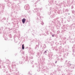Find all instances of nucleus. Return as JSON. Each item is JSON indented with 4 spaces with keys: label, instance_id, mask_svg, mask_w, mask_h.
<instances>
[{
    "label": "nucleus",
    "instance_id": "f257e3e1",
    "mask_svg": "<svg viewBox=\"0 0 75 75\" xmlns=\"http://www.w3.org/2000/svg\"><path fill=\"white\" fill-rule=\"evenodd\" d=\"M37 68L38 69L37 71H38V72H39V71H40V67L39 66H37Z\"/></svg>",
    "mask_w": 75,
    "mask_h": 75
},
{
    "label": "nucleus",
    "instance_id": "f03ea898",
    "mask_svg": "<svg viewBox=\"0 0 75 75\" xmlns=\"http://www.w3.org/2000/svg\"><path fill=\"white\" fill-rule=\"evenodd\" d=\"M0 68L2 70H4V68H5V66H1L0 67Z\"/></svg>",
    "mask_w": 75,
    "mask_h": 75
},
{
    "label": "nucleus",
    "instance_id": "7ed1b4c3",
    "mask_svg": "<svg viewBox=\"0 0 75 75\" xmlns=\"http://www.w3.org/2000/svg\"><path fill=\"white\" fill-rule=\"evenodd\" d=\"M22 23H23V24H24L25 23V19L23 18L22 20Z\"/></svg>",
    "mask_w": 75,
    "mask_h": 75
},
{
    "label": "nucleus",
    "instance_id": "20e7f679",
    "mask_svg": "<svg viewBox=\"0 0 75 75\" xmlns=\"http://www.w3.org/2000/svg\"><path fill=\"white\" fill-rule=\"evenodd\" d=\"M11 67H12V69H16L15 66H12Z\"/></svg>",
    "mask_w": 75,
    "mask_h": 75
},
{
    "label": "nucleus",
    "instance_id": "39448f33",
    "mask_svg": "<svg viewBox=\"0 0 75 75\" xmlns=\"http://www.w3.org/2000/svg\"><path fill=\"white\" fill-rule=\"evenodd\" d=\"M22 49L23 50H24V44L22 45Z\"/></svg>",
    "mask_w": 75,
    "mask_h": 75
},
{
    "label": "nucleus",
    "instance_id": "423d86ee",
    "mask_svg": "<svg viewBox=\"0 0 75 75\" xmlns=\"http://www.w3.org/2000/svg\"><path fill=\"white\" fill-rule=\"evenodd\" d=\"M46 69H49V68H48L47 67V66H46Z\"/></svg>",
    "mask_w": 75,
    "mask_h": 75
},
{
    "label": "nucleus",
    "instance_id": "0eeeda50",
    "mask_svg": "<svg viewBox=\"0 0 75 75\" xmlns=\"http://www.w3.org/2000/svg\"><path fill=\"white\" fill-rule=\"evenodd\" d=\"M72 68H73V69L74 68V67H71V69H72Z\"/></svg>",
    "mask_w": 75,
    "mask_h": 75
},
{
    "label": "nucleus",
    "instance_id": "6e6552de",
    "mask_svg": "<svg viewBox=\"0 0 75 75\" xmlns=\"http://www.w3.org/2000/svg\"><path fill=\"white\" fill-rule=\"evenodd\" d=\"M28 75H30V71H29L28 73Z\"/></svg>",
    "mask_w": 75,
    "mask_h": 75
},
{
    "label": "nucleus",
    "instance_id": "1a4fd4ad",
    "mask_svg": "<svg viewBox=\"0 0 75 75\" xmlns=\"http://www.w3.org/2000/svg\"><path fill=\"white\" fill-rule=\"evenodd\" d=\"M52 37H54V35H52Z\"/></svg>",
    "mask_w": 75,
    "mask_h": 75
},
{
    "label": "nucleus",
    "instance_id": "9d476101",
    "mask_svg": "<svg viewBox=\"0 0 75 75\" xmlns=\"http://www.w3.org/2000/svg\"><path fill=\"white\" fill-rule=\"evenodd\" d=\"M8 62H10V61H9V60H7V62H8Z\"/></svg>",
    "mask_w": 75,
    "mask_h": 75
},
{
    "label": "nucleus",
    "instance_id": "9b49d317",
    "mask_svg": "<svg viewBox=\"0 0 75 75\" xmlns=\"http://www.w3.org/2000/svg\"><path fill=\"white\" fill-rule=\"evenodd\" d=\"M30 75H32V74H30Z\"/></svg>",
    "mask_w": 75,
    "mask_h": 75
},
{
    "label": "nucleus",
    "instance_id": "f8f14e48",
    "mask_svg": "<svg viewBox=\"0 0 75 75\" xmlns=\"http://www.w3.org/2000/svg\"><path fill=\"white\" fill-rule=\"evenodd\" d=\"M32 68H34V66H32Z\"/></svg>",
    "mask_w": 75,
    "mask_h": 75
},
{
    "label": "nucleus",
    "instance_id": "ddd939ff",
    "mask_svg": "<svg viewBox=\"0 0 75 75\" xmlns=\"http://www.w3.org/2000/svg\"><path fill=\"white\" fill-rule=\"evenodd\" d=\"M10 72H11V70H10Z\"/></svg>",
    "mask_w": 75,
    "mask_h": 75
},
{
    "label": "nucleus",
    "instance_id": "4468645a",
    "mask_svg": "<svg viewBox=\"0 0 75 75\" xmlns=\"http://www.w3.org/2000/svg\"><path fill=\"white\" fill-rule=\"evenodd\" d=\"M74 75H75V74H74Z\"/></svg>",
    "mask_w": 75,
    "mask_h": 75
}]
</instances>
